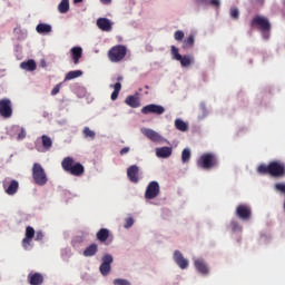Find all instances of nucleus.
Returning a JSON list of instances; mask_svg holds the SVG:
<instances>
[{
	"label": "nucleus",
	"mask_w": 285,
	"mask_h": 285,
	"mask_svg": "<svg viewBox=\"0 0 285 285\" xmlns=\"http://www.w3.org/2000/svg\"><path fill=\"white\" fill-rule=\"evenodd\" d=\"M155 153L158 159H168L173 155V147H157Z\"/></svg>",
	"instance_id": "f3484780"
},
{
	"label": "nucleus",
	"mask_w": 285,
	"mask_h": 285,
	"mask_svg": "<svg viewBox=\"0 0 285 285\" xmlns=\"http://www.w3.org/2000/svg\"><path fill=\"white\" fill-rule=\"evenodd\" d=\"M36 32H38V35H50V32H52V26L49 23H39L36 27Z\"/></svg>",
	"instance_id": "5701e85b"
},
{
	"label": "nucleus",
	"mask_w": 285,
	"mask_h": 285,
	"mask_svg": "<svg viewBox=\"0 0 285 285\" xmlns=\"http://www.w3.org/2000/svg\"><path fill=\"white\" fill-rule=\"evenodd\" d=\"M41 239H43V233H42V232H37V234H36V240H37V242H41Z\"/></svg>",
	"instance_id": "c03bdc74"
},
{
	"label": "nucleus",
	"mask_w": 285,
	"mask_h": 285,
	"mask_svg": "<svg viewBox=\"0 0 285 285\" xmlns=\"http://www.w3.org/2000/svg\"><path fill=\"white\" fill-rule=\"evenodd\" d=\"M200 1V3H204L205 6H208V3H210V0H198Z\"/></svg>",
	"instance_id": "09e8293b"
},
{
	"label": "nucleus",
	"mask_w": 285,
	"mask_h": 285,
	"mask_svg": "<svg viewBox=\"0 0 285 285\" xmlns=\"http://www.w3.org/2000/svg\"><path fill=\"white\" fill-rule=\"evenodd\" d=\"M20 68L21 70H26L27 72H35V70H37V62L30 59L21 62Z\"/></svg>",
	"instance_id": "412c9836"
},
{
	"label": "nucleus",
	"mask_w": 285,
	"mask_h": 285,
	"mask_svg": "<svg viewBox=\"0 0 285 285\" xmlns=\"http://www.w3.org/2000/svg\"><path fill=\"white\" fill-rule=\"evenodd\" d=\"M171 57L176 61H179L183 68H188V66H193V63H195V58L193 56L180 55L179 49L175 46H171Z\"/></svg>",
	"instance_id": "39448f33"
},
{
	"label": "nucleus",
	"mask_w": 285,
	"mask_h": 285,
	"mask_svg": "<svg viewBox=\"0 0 285 285\" xmlns=\"http://www.w3.org/2000/svg\"><path fill=\"white\" fill-rule=\"evenodd\" d=\"M100 3L104 6H110L112 3V0H100Z\"/></svg>",
	"instance_id": "de8ad7c7"
},
{
	"label": "nucleus",
	"mask_w": 285,
	"mask_h": 285,
	"mask_svg": "<svg viewBox=\"0 0 285 285\" xmlns=\"http://www.w3.org/2000/svg\"><path fill=\"white\" fill-rule=\"evenodd\" d=\"M26 139V129L23 127L20 128V132L18 134V140Z\"/></svg>",
	"instance_id": "a19ab883"
},
{
	"label": "nucleus",
	"mask_w": 285,
	"mask_h": 285,
	"mask_svg": "<svg viewBox=\"0 0 285 285\" xmlns=\"http://www.w3.org/2000/svg\"><path fill=\"white\" fill-rule=\"evenodd\" d=\"M140 131L150 139V141H154L156 144H159L160 141H165L164 137L159 135V132L150 129V128H141Z\"/></svg>",
	"instance_id": "9b49d317"
},
{
	"label": "nucleus",
	"mask_w": 285,
	"mask_h": 285,
	"mask_svg": "<svg viewBox=\"0 0 285 285\" xmlns=\"http://www.w3.org/2000/svg\"><path fill=\"white\" fill-rule=\"evenodd\" d=\"M141 112L142 115H164V112H166V109L161 105L151 104L142 107Z\"/></svg>",
	"instance_id": "9d476101"
},
{
	"label": "nucleus",
	"mask_w": 285,
	"mask_h": 285,
	"mask_svg": "<svg viewBox=\"0 0 285 285\" xmlns=\"http://www.w3.org/2000/svg\"><path fill=\"white\" fill-rule=\"evenodd\" d=\"M81 75H83L82 70H73V71H69L66 77H65V81H70L72 79H77L79 77H81Z\"/></svg>",
	"instance_id": "a878e982"
},
{
	"label": "nucleus",
	"mask_w": 285,
	"mask_h": 285,
	"mask_svg": "<svg viewBox=\"0 0 285 285\" xmlns=\"http://www.w3.org/2000/svg\"><path fill=\"white\" fill-rule=\"evenodd\" d=\"M0 115L1 117H4V119H9V117H12V102H10V100H0Z\"/></svg>",
	"instance_id": "1a4fd4ad"
},
{
	"label": "nucleus",
	"mask_w": 285,
	"mask_h": 285,
	"mask_svg": "<svg viewBox=\"0 0 285 285\" xmlns=\"http://www.w3.org/2000/svg\"><path fill=\"white\" fill-rule=\"evenodd\" d=\"M61 166L63 170H66V173H70V175H75L76 177L83 175V165L80 163L75 164V159H72V157L65 158Z\"/></svg>",
	"instance_id": "f03ea898"
},
{
	"label": "nucleus",
	"mask_w": 285,
	"mask_h": 285,
	"mask_svg": "<svg viewBox=\"0 0 285 285\" xmlns=\"http://www.w3.org/2000/svg\"><path fill=\"white\" fill-rule=\"evenodd\" d=\"M128 52V49L126 46H115L108 51V57L111 63H119V61H124L126 58V53Z\"/></svg>",
	"instance_id": "7ed1b4c3"
},
{
	"label": "nucleus",
	"mask_w": 285,
	"mask_h": 285,
	"mask_svg": "<svg viewBox=\"0 0 285 285\" xmlns=\"http://www.w3.org/2000/svg\"><path fill=\"white\" fill-rule=\"evenodd\" d=\"M195 268L198 271V273H202V275H206L208 273V266L204 262V259L200 258H194Z\"/></svg>",
	"instance_id": "4be33fe9"
},
{
	"label": "nucleus",
	"mask_w": 285,
	"mask_h": 285,
	"mask_svg": "<svg viewBox=\"0 0 285 285\" xmlns=\"http://www.w3.org/2000/svg\"><path fill=\"white\" fill-rule=\"evenodd\" d=\"M83 136L86 137V138H88L89 137V139H95V131L94 130H91L90 128H88V127H85L83 128Z\"/></svg>",
	"instance_id": "f704fd0d"
},
{
	"label": "nucleus",
	"mask_w": 285,
	"mask_h": 285,
	"mask_svg": "<svg viewBox=\"0 0 285 285\" xmlns=\"http://www.w3.org/2000/svg\"><path fill=\"white\" fill-rule=\"evenodd\" d=\"M139 167L137 165H132L127 169V177L132 181V184H137L139 181Z\"/></svg>",
	"instance_id": "a211bd4d"
},
{
	"label": "nucleus",
	"mask_w": 285,
	"mask_h": 285,
	"mask_svg": "<svg viewBox=\"0 0 285 285\" xmlns=\"http://www.w3.org/2000/svg\"><path fill=\"white\" fill-rule=\"evenodd\" d=\"M232 229L233 230H242V227H239V225H237V223H232Z\"/></svg>",
	"instance_id": "a18cd8bd"
},
{
	"label": "nucleus",
	"mask_w": 285,
	"mask_h": 285,
	"mask_svg": "<svg viewBox=\"0 0 285 285\" xmlns=\"http://www.w3.org/2000/svg\"><path fill=\"white\" fill-rule=\"evenodd\" d=\"M160 193L159 183L157 181H150L146 188L145 191V198L146 199H155V197H158Z\"/></svg>",
	"instance_id": "0eeeda50"
},
{
	"label": "nucleus",
	"mask_w": 285,
	"mask_h": 285,
	"mask_svg": "<svg viewBox=\"0 0 285 285\" xmlns=\"http://www.w3.org/2000/svg\"><path fill=\"white\" fill-rule=\"evenodd\" d=\"M175 126H176L177 130H180V132H186V130H188V124H186L184 120H181V118H177L175 120Z\"/></svg>",
	"instance_id": "c756f323"
},
{
	"label": "nucleus",
	"mask_w": 285,
	"mask_h": 285,
	"mask_svg": "<svg viewBox=\"0 0 285 285\" xmlns=\"http://www.w3.org/2000/svg\"><path fill=\"white\" fill-rule=\"evenodd\" d=\"M193 46H195V36L194 35H189L188 38H186L183 41V48L185 50H188V48H193Z\"/></svg>",
	"instance_id": "c85d7f7f"
},
{
	"label": "nucleus",
	"mask_w": 285,
	"mask_h": 285,
	"mask_svg": "<svg viewBox=\"0 0 285 285\" xmlns=\"http://www.w3.org/2000/svg\"><path fill=\"white\" fill-rule=\"evenodd\" d=\"M115 285H130L128 279L125 278H116L114 279Z\"/></svg>",
	"instance_id": "e433bc0d"
},
{
	"label": "nucleus",
	"mask_w": 285,
	"mask_h": 285,
	"mask_svg": "<svg viewBox=\"0 0 285 285\" xmlns=\"http://www.w3.org/2000/svg\"><path fill=\"white\" fill-rule=\"evenodd\" d=\"M173 259L181 271H186V268H188V258L184 257V254H181L180 250L176 249L174 252Z\"/></svg>",
	"instance_id": "6e6552de"
},
{
	"label": "nucleus",
	"mask_w": 285,
	"mask_h": 285,
	"mask_svg": "<svg viewBox=\"0 0 285 285\" xmlns=\"http://www.w3.org/2000/svg\"><path fill=\"white\" fill-rule=\"evenodd\" d=\"M108 229L102 228L97 233V238L99 239V242H106V239H108Z\"/></svg>",
	"instance_id": "473e14b6"
},
{
	"label": "nucleus",
	"mask_w": 285,
	"mask_h": 285,
	"mask_svg": "<svg viewBox=\"0 0 285 285\" xmlns=\"http://www.w3.org/2000/svg\"><path fill=\"white\" fill-rule=\"evenodd\" d=\"M114 258L110 254H105L102 257V264L100 265L101 275L106 276L110 273V264H112Z\"/></svg>",
	"instance_id": "f8f14e48"
},
{
	"label": "nucleus",
	"mask_w": 285,
	"mask_h": 285,
	"mask_svg": "<svg viewBox=\"0 0 285 285\" xmlns=\"http://www.w3.org/2000/svg\"><path fill=\"white\" fill-rule=\"evenodd\" d=\"M97 250H98L97 244H92L83 250V256L94 257V255H97Z\"/></svg>",
	"instance_id": "393cba45"
},
{
	"label": "nucleus",
	"mask_w": 285,
	"mask_h": 285,
	"mask_svg": "<svg viewBox=\"0 0 285 285\" xmlns=\"http://www.w3.org/2000/svg\"><path fill=\"white\" fill-rule=\"evenodd\" d=\"M32 178L38 186H46L48 184V175H46V170L37 163L33 164L32 167Z\"/></svg>",
	"instance_id": "20e7f679"
},
{
	"label": "nucleus",
	"mask_w": 285,
	"mask_h": 285,
	"mask_svg": "<svg viewBox=\"0 0 285 285\" xmlns=\"http://www.w3.org/2000/svg\"><path fill=\"white\" fill-rule=\"evenodd\" d=\"M68 10H70V0H62L58 4V11L60 12V14H66Z\"/></svg>",
	"instance_id": "b1692460"
},
{
	"label": "nucleus",
	"mask_w": 285,
	"mask_h": 285,
	"mask_svg": "<svg viewBox=\"0 0 285 285\" xmlns=\"http://www.w3.org/2000/svg\"><path fill=\"white\" fill-rule=\"evenodd\" d=\"M32 237H35V228L28 226L26 228V237L22 240V246L24 250H30V244L32 243Z\"/></svg>",
	"instance_id": "4468645a"
},
{
	"label": "nucleus",
	"mask_w": 285,
	"mask_h": 285,
	"mask_svg": "<svg viewBox=\"0 0 285 285\" xmlns=\"http://www.w3.org/2000/svg\"><path fill=\"white\" fill-rule=\"evenodd\" d=\"M30 284L31 285H41L43 284V276L39 273H36L30 276Z\"/></svg>",
	"instance_id": "cd10ccee"
},
{
	"label": "nucleus",
	"mask_w": 285,
	"mask_h": 285,
	"mask_svg": "<svg viewBox=\"0 0 285 285\" xmlns=\"http://www.w3.org/2000/svg\"><path fill=\"white\" fill-rule=\"evenodd\" d=\"M236 215L237 217H239V219H250V207L246 206V205H239L236 208Z\"/></svg>",
	"instance_id": "dca6fc26"
},
{
	"label": "nucleus",
	"mask_w": 285,
	"mask_h": 285,
	"mask_svg": "<svg viewBox=\"0 0 285 285\" xmlns=\"http://www.w3.org/2000/svg\"><path fill=\"white\" fill-rule=\"evenodd\" d=\"M253 23L258 26L261 30H271V21L266 17L258 16L253 19Z\"/></svg>",
	"instance_id": "2eb2a0df"
},
{
	"label": "nucleus",
	"mask_w": 285,
	"mask_h": 285,
	"mask_svg": "<svg viewBox=\"0 0 285 285\" xmlns=\"http://www.w3.org/2000/svg\"><path fill=\"white\" fill-rule=\"evenodd\" d=\"M190 157H191V151H190V148L187 147L181 151L183 164H188L190 161Z\"/></svg>",
	"instance_id": "2f4dec72"
},
{
	"label": "nucleus",
	"mask_w": 285,
	"mask_h": 285,
	"mask_svg": "<svg viewBox=\"0 0 285 285\" xmlns=\"http://www.w3.org/2000/svg\"><path fill=\"white\" fill-rule=\"evenodd\" d=\"M258 173H269L272 177H282L285 175V166L281 161H273L268 166L261 165Z\"/></svg>",
	"instance_id": "f257e3e1"
},
{
	"label": "nucleus",
	"mask_w": 285,
	"mask_h": 285,
	"mask_svg": "<svg viewBox=\"0 0 285 285\" xmlns=\"http://www.w3.org/2000/svg\"><path fill=\"white\" fill-rule=\"evenodd\" d=\"M83 0H73V3H81Z\"/></svg>",
	"instance_id": "3c124183"
},
{
	"label": "nucleus",
	"mask_w": 285,
	"mask_h": 285,
	"mask_svg": "<svg viewBox=\"0 0 285 285\" xmlns=\"http://www.w3.org/2000/svg\"><path fill=\"white\" fill-rule=\"evenodd\" d=\"M230 17L233 19H239V9H237V8L230 9Z\"/></svg>",
	"instance_id": "4c0bfd02"
},
{
	"label": "nucleus",
	"mask_w": 285,
	"mask_h": 285,
	"mask_svg": "<svg viewBox=\"0 0 285 285\" xmlns=\"http://www.w3.org/2000/svg\"><path fill=\"white\" fill-rule=\"evenodd\" d=\"M114 91L111 94V101H117V97H119V92L121 91V82H116L114 86Z\"/></svg>",
	"instance_id": "7c9ffc66"
},
{
	"label": "nucleus",
	"mask_w": 285,
	"mask_h": 285,
	"mask_svg": "<svg viewBox=\"0 0 285 285\" xmlns=\"http://www.w3.org/2000/svg\"><path fill=\"white\" fill-rule=\"evenodd\" d=\"M209 3L214 8H219V6H222V0H209Z\"/></svg>",
	"instance_id": "79ce46f5"
},
{
	"label": "nucleus",
	"mask_w": 285,
	"mask_h": 285,
	"mask_svg": "<svg viewBox=\"0 0 285 285\" xmlns=\"http://www.w3.org/2000/svg\"><path fill=\"white\" fill-rule=\"evenodd\" d=\"M7 195H14L19 190V181L11 180L10 183L3 184Z\"/></svg>",
	"instance_id": "6ab92c4d"
},
{
	"label": "nucleus",
	"mask_w": 285,
	"mask_h": 285,
	"mask_svg": "<svg viewBox=\"0 0 285 285\" xmlns=\"http://www.w3.org/2000/svg\"><path fill=\"white\" fill-rule=\"evenodd\" d=\"M70 52L71 59H73V63L77 66V63H79V59L83 57V49L81 47H73Z\"/></svg>",
	"instance_id": "aec40b11"
},
{
	"label": "nucleus",
	"mask_w": 285,
	"mask_h": 285,
	"mask_svg": "<svg viewBox=\"0 0 285 285\" xmlns=\"http://www.w3.org/2000/svg\"><path fill=\"white\" fill-rule=\"evenodd\" d=\"M134 224H135V219L132 217L126 218L125 228H132Z\"/></svg>",
	"instance_id": "58836bf2"
},
{
	"label": "nucleus",
	"mask_w": 285,
	"mask_h": 285,
	"mask_svg": "<svg viewBox=\"0 0 285 285\" xmlns=\"http://www.w3.org/2000/svg\"><path fill=\"white\" fill-rule=\"evenodd\" d=\"M61 90V83H58L52 90L51 95L55 97V95H59V91Z\"/></svg>",
	"instance_id": "ea45409f"
},
{
	"label": "nucleus",
	"mask_w": 285,
	"mask_h": 285,
	"mask_svg": "<svg viewBox=\"0 0 285 285\" xmlns=\"http://www.w3.org/2000/svg\"><path fill=\"white\" fill-rule=\"evenodd\" d=\"M200 109L203 110V112H206V105L205 104H200Z\"/></svg>",
	"instance_id": "8fccbe9b"
},
{
	"label": "nucleus",
	"mask_w": 285,
	"mask_h": 285,
	"mask_svg": "<svg viewBox=\"0 0 285 285\" xmlns=\"http://www.w3.org/2000/svg\"><path fill=\"white\" fill-rule=\"evenodd\" d=\"M263 31V39L268 40L271 37V30H262Z\"/></svg>",
	"instance_id": "37998d69"
},
{
	"label": "nucleus",
	"mask_w": 285,
	"mask_h": 285,
	"mask_svg": "<svg viewBox=\"0 0 285 285\" xmlns=\"http://www.w3.org/2000/svg\"><path fill=\"white\" fill-rule=\"evenodd\" d=\"M130 153V148L129 147H124L121 150H120V155H126Z\"/></svg>",
	"instance_id": "49530a36"
},
{
	"label": "nucleus",
	"mask_w": 285,
	"mask_h": 285,
	"mask_svg": "<svg viewBox=\"0 0 285 285\" xmlns=\"http://www.w3.org/2000/svg\"><path fill=\"white\" fill-rule=\"evenodd\" d=\"M185 33L181 30H177L174 33L175 41H184Z\"/></svg>",
	"instance_id": "c9c22d12"
},
{
	"label": "nucleus",
	"mask_w": 285,
	"mask_h": 285,
	"mask_svg": "<svg viewBox=\"0 0 285 285\" xmlns=\"http://www.w3.org/2000/svg\"><path fill=\"white\" fill-rule=\"evenodd\" d=\"M125 102L127 106H130V108H139V99L135 96H128Z\"/></svg>",
	"instance_id": "bb28decb"
},
{
	"label": "nucleus",
	"mask_w": 285,
	"mask_h": 285,
	"mask_svg": "<svg viewBox=\"0 0 285 285\" xmlns=\"http://www.w3.org/2000/svg\"><path fill=\"white\" fill-rule=\"evenodd\" d=\"M96 26L102 32H111L114 23L108 18H98L96 21Z\"/></svg>",
	"instance_id": "ddd939ff"
},
{
	"label": "nucleus",
	"mask_w": 285,
	"mask_h": 285,
	"mask_svg": "<svg viewBox=\"0 0 285 285\" xmlns=\"http://www.w3.org/2000/svg\"><path fill=\"white\" fill-rule=\"evenodd\" d=\"M122 79H124L122 77H118V78H117L118 81H121Z\"/></svg>",
	"instance_id": "603ef678"
},
{
	"label": "nucleus",
	"mask_w": 285,
	"mask_h": 285,
	"mask_svg": "<svg viewBox=\"0 0 285 285\" xmlns=\"http://www.w3.org/2000/svg\"><path fill=\"white\" fill-rule=\"evenodd\" d=\"M42 146H43V148L49 150V148H52V139H50V137H48L46 135L42 136Z\"/></svg>",
	"instance_id": "72a5a7b5"
},
{
	"label": "nucleus",
	"mask_w": 285,
	"mask_h": 285,
	"mask_svg": "<svg viewBox=\"0 0 285 285\" xmlns=\"http://www.w3.org/2000/svg\"><path fill=\"white\" fill-rule=\"evenodd\" d=\"M197 164L200 168H204L205 170H210V168H213V166L217 164V160L215 159V155L204 154L203 156H200Z\"/></svg>",
	"instance_id": "423d86ee"
}]
</instances>
